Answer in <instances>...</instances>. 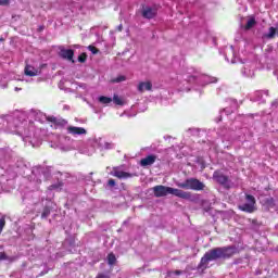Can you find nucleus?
<instances>
[{"mask_svg": "<svg viewBox=\"0 0 278 278\" xmlns=\"http://www.w3.org/2000/svg\"><path fill=\"white\" fill-rule=\"evenodd\" d=\"M9 134H17L22 136L23 141L26 144H31V147H40V139L36 135V126L34 124H29L27 127V122H21V119L15 118L8 125Z\"/></svg>", "mask_w": 278, "mask_h": 278, "instance_id": "nucleus-1", "label": "nucleus"}, {"mask_svg": "<svg viewBox=\"0 0 278 278\" xmlns=\"http://www.w3.org/2000/svg\"><path fill=\"white\" fill-rule=\"evenodd\" d=\"M53 149H60V151H79L83 155H92L94 153V148L87 150L86 148L79 147V141L73 139L68 135H62L58 138V141L52 143Z\"/></svg>", "mask_w": 278, "mask_h": 278, "instance_id": "nucleus-2", "label": "nucleus"}, {"mask_svg": "<svg viewBox=\"0 0 278 278\" xmlns=\"http://www.w3.org/2000/svg\"><path fill=\"white\" fill-rule=\"evenodd\" d=\"M237 249L233 247L228 248H216L204 254L201 258L200 267L206 268L210 262H214V260H220L223 257H231V255H236Z\"/></svg>", "mask_w": 278, "mask_h": 278, "instance_id": "nucleus-3", "label": "nucleus"}, {"mask_svg": "<svg viewBox=\"0 0 278 278\" xmlns=\"http://www.w3.org/2000/svg\"><path fill=\"white\" fill-rule=\"evenodd\" d=\"M152 190L154 192V197H156L157 199L162 197H167V194H173L174 197H178V199H185L186 201H190L192 199V193L188 191L162 185L153 187Z\"/></svg>", "mask_w": 278, "mask_h": 278, "instance_id": "nucleus-4", "label": "nucleus"}, {"mask_svg": "<svg viewBox=\"0 0 278 278\" xmlns=\"http://www.w3.org/2000/svg\"><path fill=\"white\" fill-rule=\"evenodd\" d=\"M89 144H91L93 153L94 151H97V149H100V151H110L116 148V146L113 142L105 141V139L101 137L89 138Z\"/></svg>", "mask_w": 278, "mask_h": 278, "instance_id": "nucleus-5", "label": "nucleus"}, {"mask_svg": "<svg viewBox=\"0 0 278 278\" xmlns=\"http://www.w3.org/2000/svg\"><path fill=\"white\" fill-rule=\"evenodd\" d=\"M176 186L178 188H182L184 190H195L197 192L205 188V185L195 178H188L182 182H177Z\"/></svg>", "mask_w": 278, "mask_h": 278, "instance_id": "nucleus-6", "label": "nucleus"}, {"mask_svg": "<svg viewBox=\"0 0 278 278\" xmlns=\"http://www.w3.org/2000/svg\"><path fill=\"white\" fill-rule=\"evenodd\" d=\"M195 80H197V77L191 76L189 73L178 74L177 76V81L181 86L180 90H190V87H188V84H190V81H195Z\"/></svg>", "mask_w": 278, "mask_h": 278, "instance_id": "nucleus-7", "label": "nucleus"}, {"mask_svg": "<svg viewBox=\"0 0 278 278\" xmlns=\"http://www.w3.org/2000/svg\"><path fill=\"white\" fill-rule=\"evenodd\" d=\"M66 134L68 136H73V138H79L81 136H86L88 134V130L84 127H77L73 125L66 126Z\"/></svg>", "mask_w": 278, "mask_h": 278, "instance_id": "nucleus-8", "label": "nucleus"}, {"mask_svg": "<svg viewBox=\"0 0 278 278\" xmlns=\"http://www.w3.org/2000/svg\"><path fill=\"white\" fill-rule=\"evenodd\" d=\"M245 201H248V203L250 204H241L239 206V208L241 210V212H248L249 214L255 212V198L251 194H247L245 195Z\"/></svg>", "mask_w": 278, "mask_h": 278, "instance_id": "nucleus-9", "label": "nucleus"}, {"mask_svg": "<svg viewBox=\"0 0 278 278\" xmlns=\"http://www.w3.org/2000/svg\"><path fill=\"white\" fill-rule=\"evenodd\" d=\"M241 75L249 78L255 77V64L252 62L243 63Z\"/></svg>", "mask_w": 278, "mask_h": 278, "instance_id": "nucleus-10", "label": "nucleus"}, {"mask_svg": "<svg viewBox=\"0 0 278 278\" xmlns=\"http://www.w3.org/2000/svg\"><path fill=\"white\" fill-rule=\"evenodd\" d=\"M213 177L215 181H217V184L225 186V188H229V178H227V176L223 175L219 172H215Z\"/></svg>", "mask_w": 278, "mask_h": 278, "instance_id": "nucleus-11", "label": "nucleus"}, {"mask_svg": "<svg viewBox=\"0 0 278 278\" xmlns=\"http://www.w3.org/2000/svg\"><path fill=\"white\" fill-rule=\"evenodd\" d=\"M111 175H113V177H117V179H129V177H131V174L123 172L118 167H114Z\"/></svg>", "mask_w": 278, "mask_h": 278, "instance_id": "nucleus-12", "label": "nucleus"}, {"mask_svg": "<svg viewBox=\"0 0 278 278\" xmlns=\"http://www.w3.org/2000/svg\"><path fill=\"white\" fill-rule=\"evenodd\" d=\"M59 55L63 58V60H68L71 62L73 61V56L75 55V52L71 49L61 48Z\"/></svg>", "mask_w": 278, "mask_h": 278, "instance_id": "nucleus-13", "label": "nucleus"}, {"mask_svg": "<svg viewBox=\"0 0 278 278\" xmlns=\"http://www.w3.org/2000/svg\"><path fill=\"white\" fill-rule=\"evenodd\" d=\"M155 160H157L156 155L150 154L148 156H146L144 159H141L140 161V166H153V164H155Z\"/></svg>", "mask_w": 278, "mask_h": 278, "instance_id": "nucleus-14", "label": "nucleus"}, {"mask_svg": "<svg viewBox=\"0 0 278 278\" xmlns=\"http://www.w3.org/2000/svg\"><path fill=\"white\" fill-rule=\"evenodd\" d=\"M199 84H201L202 86H207V84H216V81H218V78L216 77H212V76H201L198 79Z\"/></svg>", "mask_w": 278, "mask_h": 278, "instance_id": "nucleus-15", "label": "nucleus"}, {"mask_svg": "<svg viewBox=\"0 0 278 278\" xmlns=\"http://www.w3.org/2000/svg\"><path fill=\"white\" fill-rule=\"evenodd\" d=\"M155 14H157V11L155 9H151V7H146L142 10L143 18H153Z\"/></svg>", "mask_w": 278, "mask_h": 278, "instance_id": "nucleus-16", "label": "nucleus"}, {"mask_svg": "<svg viewBox=\"0 0 278 278\" xmlns=\"http://www.w3.org/2000/svg\"><path fill=\"white\" fill-rule=\"evenodd\" d=\"M24 73L27 77H36L38 76V70H36L34 66L31 65H26Z\"/></svg>", "mask_w": 278, "mask_h": 278, "instance_id": "nucleus-17", "label": "nucleus"}, {"mask_svg": "<svg viewBox=\"0 0 278 278\" xmlns=\"http://www.w3.org/2000/svg\"><path fill=\"white\" fill-rule=\"evenodd\" d=\"M151 88H153V85L151 84V81H141V83H139V85L137 87L139 92H144L147 90H151Z\"/></svg>", "mask_w": 278, "mask_h": 278, "instance_id": "nucleus-18", "label": "nucleus"}, {"mask_svg": "<svg viewBox=\"0 0 278 278\" xmlns=\"http://www.w3.org/2000/svg\"><path fill=\"white\" fill-rule=\"evenodd\" d=\"M98 101L102 105H110V103H112V98L105 97V96H100V97H98Z\"/></svg>", "mask_w": 278, "mask_h": 278, "instance_id": "nucleus-19", "label": "nucleus"}, {"mask_svg": "<svg viewBox=\"0 0 278 278\" xmlns=\"http://www.w3.org/2000/svg\"><path fill=\"white\" fill-rule=\"evenodd\" d=\"M112 101L115 105H125V100L118 94H114Z\"/></svg>", "mask_w": 278, "mask_h": 278, "instance_id": "nucleus-20", "label": "nucleus"}, {"mask_svg": "<svg viewBox=\"0 0 278 278\" xmlns=\"http://www.w3.org/2000/svg\"><path fill=\"white\" fill-rule=\"evenodd\" d=\"M256 23L257 22L255 21V17H250L247 22L245 29H253V27H255Z\"/></svg>", "mask_w": 278, "mask_h": 278, "instance_id": "nucleus-21", "label": "nucleus"}, {"mask_svg": "<svg viewBox=\"0 0 278 278\" xmlns=\"http://www.w3.org/2000/svg\"><path fill=\"white\" fill-rule=\"evenodd\" d=\"M54 125L58 127H66V125H68V122H66V119H56L53 118Z\"/></svg>", "mask_w": 278, "mask_h": 278, "instance_id": "nucleus-22", "label": "nucleus"}, {"mask_svg": "<svg viewBox=\"0 0 278 278\" xmlns=\"http://www.w3.org/2000/svg\"><path fill=\"white\" fill-rule=\"evenodd\" d=\"M264 205H266L267 207H275V199L273 198L265 199Z\"/></svg>", "mask_w": 278, "mask_h": 278, "instance_id": "nucleus-23", "label": "nucleus"}, {"mask_svg": "<svg viewBox=\"0 0 278 278\" xmlns=\"http://www.w3.org/2000/svg\"><path fill=\"white\" fill-rule=\"evenodd\" d=\"M79 147L83 149H87V151L90 150L92 148V144H90V139H88L85 143L79 141Z\"/></svg>", "mask_w": 278, "mask_h": 278, "instance_id": "nucleus-24", "label": "nucleus"}, {"mask_svg": "<svg viewBox=\"0 0 278 278\" xmlns=\"http://www.w3.org/2000/svg\"><path fill=\"white\" fill-rule=\"evenodd\" d=\"M275 34H277V28L270 27L269 33L265 35V37L271 39V38H275Z\"/></svg>", "mask_w": 278, "mask_h": 278, "instance_id": "nucleus-25", "label": "nucleus"}, {"mask_svg": "<svg viewBox=\"0 0 278 278\" xmlns=\"http://www.w3.org/2000/svg\"><path fill=\"white\" fill-rule=\"evenodd\" d=\"M127 79V77L123 76V75H119L115 78L112 79V83L113 84H121V81H125Z\"/></svg>", "mask_w": 278, "mask_h": 278, "instance_id": "nucleus-26", "label": "nucleus"}, {"mask_svg": "<svg viewBox=\"0 0 278 278\" xmlns=\"http://www.w3.org/2000/svg\"><path fill=\"white\" fill-rule=\"evenodd\" d=\"M115 262H116V256L113 253L109 254L108 255V264H110V266H112L115 264Z\"/></svg>", "mask_w": 278, "mask_h": 278, "instance_id": "nucleus-27", "label": "nucleus"}, {"mask_svg": "<svg viewBox=\"0 0 278 278\" xmlns=\"http://www.w3.org/2000/svg\"><path fill=\"white\" fill-rule=\"evenodd\" d=\"M227 53H231L233 55V46L226 49V61L229 62V56H227Z\"/></svg>", "mask_w": 278, "mask_h": 278, "instance_id": "nucleus-28", "label": "nucleus"}, {"mask_svg": "<svg viewBox=\"0 0 278 278\" xmlns=\"http://www.w3.org/2000/svg\"><path fill=\"white\" fill-rule=\"evenodd\" d=\"M88 49H89V51H91V53H92L93 55H97V53H99V49H97V48L93 47V46H89Z\"/></svg>", "mask_w": 278, "mask_h": 278, "instance_id": "nucleus-29", "label": "nucleus"}, {"mask_svg": "<svg viewBox=\"0 0 278 278\" xmlns=\"http://www.w3.org/2000/svg\"><path fill=\"white\" fill-rule=\"evenodd\" d=\"M49 214H51V211H49V208H45L41 214V218H47V216H49Z\"/></svg>", "mask_w": 278, "mask_h": 278, "instance_id": "nucleus-30", "label": "nucleus"}, {"mask_svg": "<svg viewBox=\"0 0 278 278\" xmlns=\"http://www.w3.org/2000/svg\"><path fill=\"white\" fill-rule=\"evenodd\" d=\"M3 227H5V217H2L0 219V233H1V231H3Z\"/></svg>", "mask_w": 278, "mask_h": 278, "instance_id": "nucleus-31", "label": "nucleus"}, {"mask_svg": "<svg viewBox=\"0 0 278 278\" xmlns=\"http://www.w3.org/2000/svg\"><path fill=\"white\" fill-rule=\"evenodd\" d=\"M10 3V0H0V5H8Z\"/></svg>", "mask_w": 278, "mask_h": 278, "instance_id": "nucleus-32", "label": "nucleus"}, {"mask_svg": "<svg viewBox=\"0 0 278 278\" xmlns=\"http://www.w3.org/2000/svg\"><path fill=\"white\" fill-rule=\"evenodd\" d=\"M109 186H111V187L116 186V181H114V179H110L109 180Z\"/></svg>", "mask_w": 278, "mask_h": 278, "instance_id": "nucleus-33", "label": "nucleus"}, {"mask_svg": "<svg viewBox=\"0 0 278 278\" xmlns=\"http://www.w3.org/2000/svg\"><path fill=\"white\" fill-rule=\"evenodd\" d=\"M96 278H110V276L100 274V275H98Z\"/></svg>", "mask_w": 278, "mask_h": 278, "instance_id": "nucleus-34", "label": "nucleus"}, {"mask_svg": "<svg viewBox=\"0 0 278 278\" xmlns=\"http://www.w3.org/2000/svg\"><path fill=\"white\" fill-rule=\"evenodd\" d=\"M223 113L226 114V116H229V114H230L228 109H224Z\"/></svg>", "mask_w": 278, "mask_h": 278, "instance_id": "nucleus-35", "label": "nucleus"}, {"mask_svg": "<svg viewBox=\"0 0 278 278\" xmlns=\"http://www.w3.org/2000/svg\"><path fill=\"white\" fill-rule=\"evenodd\" d=\"M79 62H86V59L84 56L78 58Z\"/></svg>", "mask_w": 278, "mask_h": 278, "instance_id": "nucleus-36", "label": "nucleus"}, {"mask_svg": "<svg viewBox=\"0 0 278 278\" xmlns=\"http://www.w3.org/2000/svg\"><path fill=\"white\" fill-rule=\"evenodd\" d=\"M118 31H123V24L117 27Z\"/></svg>", "mask_w": 278, "mask_h": 278, "instance_id": "nucleus-37", "label": "nucleus"}, {"mask_svg": "<svg viewBox=\"0 0 278 278\" xmlns=\"http://www.w3.org/2000/svg\"><path fill=\"white\" fill-rule=\"evenodd\" d=\"M230 62H231V64H236V59L232 58V59L230 60Z\"/></svg>", "mask_w": 278, "mask_h": 278, "instance_id": "nucleus-38", "label": "nucleus"}, {"mask_svg": "<svg viewBox=\"0 0 278 278\" xmlns=\"http://www.w3.org/2000/svg\"><path fill=\"white\" fill-rule=\"evenodd\" d=\"M175 274L176 275H181V270H176Z\"/></svg>", "mask_w": 278, "mask_h": 278, "instance_id": "nucleus-39", "label": "nucleus"}, {"mask_svg": "<svg viewBox=\"0 0 278 278\" xmlns=\"http://www.w3.org/2000/svg\"><path fill=\"white\" fill-rule=\"evenodd\" d=\"M245 203H247L248 205H251V202H249V201H247Z\"/></svg>", "mask_w": 278, "mask_h": 278, "instance_id": "nucleus-40", "label": "nucleus"}, {"mask_svg": "<svg viewBox=\"0 0 278 278\" xmlns=\"http://www.w3.org/2000/svg\"><path fill=\"white\" fill-rule=\"evenodd\" d=\"M15 90L18 91V90H21V89H18V87H16Z\"/></svg>", "mask_w": 278, "mask_h": 278, "instance_id": "nucleus-41", "label": "nucleus"}, {"mask_svg": "<svg viewBox=\"0 0 278 278\" xmlns=\"http://www.w3.org/2000/svg\"><path fill=\"white\" fill-rule=\"evenodd\" d=\"M36 113V111H31V114H35Z\"/></svg>", "mask_w": 278, "mask_h": 278, "instance_id": "nucleus-42", "label": "nucleus"}, {"mask_svg": "<svg viewBox=\"0 0 278 278\" xmlns=\"http://www.w3.org/2000/svg\"><path fill=\"white\" fill-rule=\"evenodd\" d=\"M264 94H268V92L265 91Z\"/></svg>", "mask_w": 278, "mask_h": 278, "instance_id": "nucleus-43", "label": "nucleus"}]
</instances>
